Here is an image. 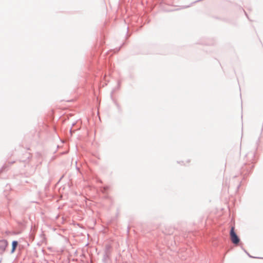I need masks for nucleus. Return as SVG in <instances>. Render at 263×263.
I'll return each mask as SVG.
<instances>
[{
    "label": "nucleus",
    "instance_id": "nucleus-3",
    "mask_svg": "<svg viewBox=\"0 0 263 263\" xmlns=\"http://www.w3.org/2000/svg\"><path fill=\"white\" fill-rule=\"evenodd\" d=\"M12 250H11V252L13 253L14 252V251L16 249V248L17 246V242L16 241H13L12 242Z\"/></svg>",
    "mask_w": 263,
    "mask_h": 263
},
{
    "label": "nucleus",
    "instance_id": "nucleus-2",
    "mask_svg": "<svg viewBox=\"0 0 263 263\" xmlns=\"http://www.w3.org/2000/svg\"><path fill=\"white\" fill-rule=\"evenodd\" d=\"M8 245L7 240H2L0 241V253H3L5 251Z\"/></svg>",
    "mask_w": 263,
    "mask_h": 263
},
{
    "label": "nucleus",
    "instance_id": "nucleus-1",
    "mask_svg": "<svg viewBox=\"0 0 263 263\" xmlns=\"http://www.w3.org/2000/svg\"><path fill=\"white\" fill-rule=\"evenodd\" d=\"M230 235L232 242L235 245H237L239 243L240 240L234 231V227L231 228Z\"/></svg>",
    "mask_w": 263,
    "mask_h": 263
}]
</instances>
